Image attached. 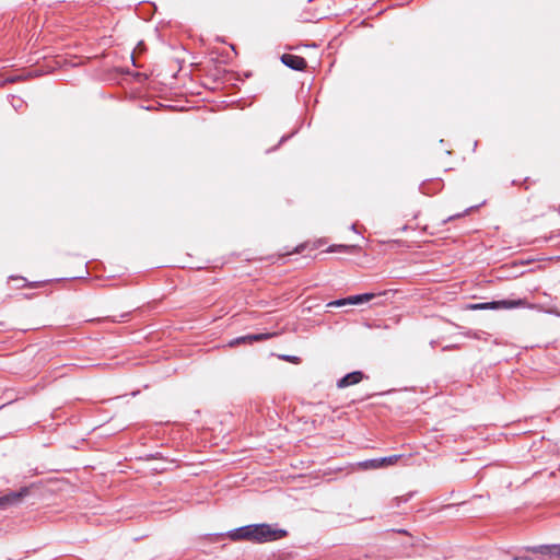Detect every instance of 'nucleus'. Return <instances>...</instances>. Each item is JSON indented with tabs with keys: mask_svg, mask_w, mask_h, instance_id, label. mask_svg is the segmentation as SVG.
<instances>
[{
	"mask_svg": "<svg viewBox=\"0 0 560 560\" xmlns=\"http://www.w3.org/2000/svg\"><path fill=\"white\" fill-rule=\"evenodd\" d=\"M8 280H22V281H25L26 278L24 277H14V276H10Z\"/></svg>",
	"mask_w": 560,
	"mask_h": 560,
	"instance_id": "4468645a",
	"label": "nucleus"
},
{
	"mask_svg": "<svg viewBox=\"0 0 560 560\" xmlns=\"http://www.w3.org/2000/svg\"><path fill=\"white\" fill-rule=\"evenodd\" d=\"M281 61L288 68L298 71L304 70L307 66V62L303 57L293 54H283L281 56Z\"/></svg>",
	"mask_w": 560,
	"mask_h": 560,
	"instance_id": "6e6552de",
	"label": "nucleus"
},
{
	"mask_svg": "<svg viewBox=\"0 0 560 560\" xmlns=\"http://www.w3.org/2000/svg\"><path fill=\"white\" fill-rule=\"evenodd\" d=\"M401 455H392L377 459H369L360 464L363 469H378L383 467L393 466L398 463Z\"/></svg>",
	"mask_w": 560,
	"mask_h": 560,
	"instance_id": "20e7f679",
	"label": "nucleus"
},
{
	"mask_svg": "<svg viewBox=\"0 0 560 560\" xmlns=\"http://www.w3.org/2000/svg\"><path fill=\"white\" fill-rule=\"evenodd\" d=\"M527 550L533 553L549 557L550 559H560V545H540L527 547Z\"/></svg>",
	"mask_w": 560,
	"mask_h": 560,
	"instance_id": "423d86ee",
	"label": "nucleus"
},
{
	"mask_svg": "<svg viewBox=\"0 0 560 560\" xmlns=\"http://www.w3.org/2000/svg\"><path fill=\"white\" fill-rule=\"evenodd\" d=\"M287 536L284 529L272 528L269 524H256L240 527L230 534L232 540H247L255 544L273 541Z\"/></svg>",
	"mask_w": 560,
	"mask_h": 560,
	"instance_id": "f257e3e1",
	"label": "nucleus"
},
{
	"mask_svg": "<svg viewBox=\"0 0 560 560\" xmlns=\"http://www.w3.org/2000/svg\"><path fill=\"white\" fill-rule=\"evenodd\" d=\"M332 0H307L308 5L303 12L306 22L319 21L331 14L330 2Z\"/></svg>",
	"mask_w": 560,
	"mask_h": 560,
	"instance_id": "f03ea898",
	"label": "nucleus"
},
{
	"mask_svg": "<svg viewBox=\"0 0 560 560\" xmlns=\"http://www.w3.org/2000/svg\"><path fill=\"white\" fill-rule=\"evenodd\" d=\"M387 294H388V292L384 291V292H380V293H364V294L351 295V296H348L346 299H341V300H337V301L330 302L328 304V306H337V307H339V306H343V305H347V304H351V305L361 304V303L371 301L375 296L387 295Z\"/></svg>",
	"mask_w": 560,
	"mask_h": 560,
	"instance_id": "7ed1b4c3",
	"label": "nucleus"
},
{
	"mask_svg": "<svg viewBox=\"0 0 560 560\" xmlns=\"http://www.w3.org/2000/svg\"><path fill=\"white\" fill-rule=\"evenodd\" d=\"M363 377L364 375L361 371H354L340 378L337 383V386L339 388H345L351 385H355L360 383L363 380Z\"/></svg>",
	"mask_w": 560,
	"mask_h": 560,
	"instance_id": "1a4fd4ad",
	"label": "nucleus"
},
{
	"mask_svg": "<svg viewBox=\"0 0 560 560\" xmlns=\"http://www.w3.org/2000/svg\"><path fill=\"white\" fill-rule=\"evenodd\" d=\"M27 494V488H23L20 491L11 492L0 497V509H5L10 505H15L20 503L23 500V498H25Z\"/></svg>",
	"mask_w": 560,
	"mask_h": 560,
	"instance_id": "0eeeda50",
	"label": "nucleus"
},
{
	"mask_svg": "<svg viewBox=\"0 0 560 560\" xmlns=\"http://www.w3.org/2000/svg\"><path fill=\"white\" fill-rule=\"evenodd\" d=\"M21 80V77L20 75H12V77H7L5 79H3L2 81H0V88L1 86H4L5 84H9V83H15L18 81Z\"/></svg>",
	"mask_w": 560,
	"mask_h": 560,
	"instance_id": "9b49d317",
	"label": "nucleus"
},
{
	"mask_svg": "<svg viewBox=\"0 0 560 560\" xmlns=\"http://www.w3.org/2000/svg\"><path fill=\"white\" fill-rule=\"evenodd\" d=\"M284 359L287 361H289V362H292V363H298L299 362V359L296 357H285Z\"/></svg>",
	"mask_w": 560,
	"mask_h": 560,
	"instance_id": "ddd939ff",
	"label": "nucleus"
},
{
	"mask_svg": "<svg viewBox=\"0 0 560 560\" xmlns=\"http://www.w3.org/2000/svg\"><path fill=\"white\" fill-rule=\"evenodd\" d=\"M523 301H497V302H490V303H478V304H469L467 306L468 310H488V308H499V307H514L522 305Z\"/></svg>",
	"mask_w": 560,
	"mask_h": 560,
	"instance_id": "39448f33",
	"label": "nucleus"
},
{
	"mask_svg": "<svg viewBox=\"0 0 560 560\" xmlns=\"http://www.w3.org/2000/svg\"><path fill=\"white\" fill-rule=\"evenodd\" d=\"M56 280H73V281H77V280H85V278L83 276H75V277H69V278H57Z\"/></svg>",
	"mask_w": 560,
	"mask_h": 560,
	"instance_id": "f8f14e48",
	"label": "nucleus"
},
{
	"mask_svg": "<svg viewBox=\"0 0 560 560\" xmlns=\"http://www.w3.org/2000/svg\"><path fill=\"white\" fill-rule=\"evenodd\" d=\"M513 560H534L530 557H514Z\"/></svg>",
	"mask_w": 560,
	"mask_h": 560,
	"instance_id": "2eb2a0df",
	"label": "nucleus"
},
{
	"mask_svg": "<svg viewBox=\"0 0 560 560\" xmlns=\"http://www.w3.org/2000/svg\"><path fill=\"white\" fill-rule=\"evenodd\" d=\"M275 334H255V335H247V336H244V337H240L235 340V343H241V342H253V341H262V340H267L271 337H273Z\"/></svg>",
	"mask_w": 560,
	"mask_h": 560,
	"instance_id": "9d476101",
	"label": "nucleus"
},
{
	"mask_svg": "<svg viewBox=\"0 0 560 560\" xmlns=\"http://www.w3.org/2000/svg\"><path fill=\"white\" fill-rule=\"evenodd\" d=\"M455 217H460V214L454 215V218H455ZM452 219H453V217H448V219H447V220H452Z\"/></svg>",
	"mask_w": 560,
	"mask_h": 560,
	"instance_id": "dca6fc26",
	"label": "nucleus"
}]
</instances>
